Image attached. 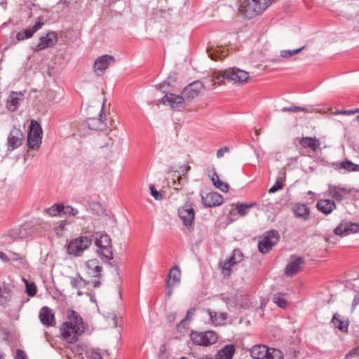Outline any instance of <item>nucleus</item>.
Returning a JSON list of instances; mask_svg holds the SVG:
<instances>
[{
    "label": "nucleus",
    "mask_w": 359,
    "mask_h": 359,
    "mask_svg": "<svg viewBox=\"0 0 359 359\" xmlns=\"http://www.w3.org/2000/svg\"><path fill=\"white\" fill-rule=\"evenodd\" d=\"M149 187L151 196L156 201H161L163 199V194H162V193L161 191L156 190L154 185L149 184Z\"/></svg>",
    "instance_id": "48"
},
{
    "label": "nucleus",
    "mask_w": 359,
    "mask_h": 359,
    "mask_svg": "<svg viewBox=\"0 0 359 359\" xmlns=\"http://www.w3.org/2000/svg\"><path fill=\"white\" fill-rule=\"evenodd\" d=\"M88 359H102L101 353L95 349H92L86 352Z\"/></svg>",
    "instance_id": "50"
},
{
    "label": "nucleus",
    "mask_w": 359,
    "mask_h": 359,
    "mask_svg": "<svg viewBox=\"0 0 359 359\" xmlns=\"http://www.w3.org/2000/svg\"><path fill=\"white\" fill-rule=\"evenodd\" d=\"M72 351L75 354H78L79 355H83V353L86 354V352L88 351H86V346L83 345H77L72 348Z\"/></svg>",
    "instance_id": "51"
},
{
    "label": "nucleus",
    "mask_w": 359,
    "mask_h": 359,
    "mask_svg": "<svg viewBox=\"0 0 359 359\" xmlns=\"http://www.w3.org/2000/svg\"><path fill=\"white\" fill-rule=\"evenodd\" d=\"M181 271L177 266L172 267L168 275V280L166 281L167 287H173L180 283Z\"/></svg>",
    "instance_id": "25"
},
{
    "label": "nucleus",
    "mask_w": 359,
    "mask_h": 359,
    "mask_svg": "<svg viewBox=\"0 0 359 359\" xmlns=\"http://www.w3.org/2000/svg\"><path fill=\"white\" fill-rule=\"evenodd\" d=\"M86 273L92 278H100L101 277V272L102 267L100 264L99 260L97 259H92L87 261L84 266Z\"/></svg>",
    "instance_id": "15"
},
{
    "label": "nucleus",
    "mask_w": 359,
    "mask_h": 359,
    "mask_svg": "<svg viewBox=\"0 0 359 359\" xmlns=\"http://www.w3.org/2000/svg\"><path fill=\"white\" fill-rule=\"evenodd\" d=\"M92 244L91 238L79 236L71 240L67 245V252L74 257H80Z\"/></svg>",
    "instance_id": "5"
},
{
    "label": "nucleus",
    "mask_w": 359,
    "mask_h": 359,
    "mask_svg": "<svg viewBox=\"0 0 359 359\" xmlns=\"http://www.w3.org/2000/svg\"><path fill=\"white\" fill-rule=\"evenodd\" d=\"M202 359H212V358L206 355V356H204ZM215 359H217V358H215Z\"/></svg>",
    "instance_id": "62"
},
{
    "label": "nucleus",
    "mask_w": 359,
    "mask_h": 359,
    "mask_svg": "<svg viewBox=\"0 0 359 359\" xmlns=\"http://www.w3.org/2000/svg\"><path fill=\"white\" fill-rule=\"evenodd\" d=\"M15 359H27L25 352L22 350L18 349L16 351Z\"/></svg>",
    "instance_id": "55"
},
{
    "label": "nucleus",
    "mask_w": 359,
    "mask_h": 359,
    "mask_svg": "<svg viewBox=\"0 0 359 359\" xmlns=\"http://www.w3.org/2000/svg\"><path fill=\"white\" fill-rule=\"evenodd\" d=\"M4 238H11L12 239H16L20 237L19 229H12L7 231L4 235Z\"/></svg>",
    "instance_id": "47"
},
{
    "label": "nucleus",
    "mask_w": 359,
    "mask_h": 359,
    "mask_svg": "<svg viewBox=\"0 0 359 359\" xmlns=\"http://www.w3.org/2000/svg\"><path fill=\"white\" fill-rule=\"evenodd\" d=\"M14 257L13 258V260H19L20 259L19 255L14 254Z\"/></svg>",
    "instance_id": "60"
},
{
    "label": "nucleus",
    "mask_w": 359,
    "mask_h": 359,
    "mask_svg": "<svg viewBox=\"0 0 359 359\" xmlns=\"http://www.w3.org/2000/svg\"><path fill=\"white\" fill-rule=\"evenodd\" d=\"M284 178H285V177H278L277 179L276 182H275L274 185L270 188L269 192V193H275V192L278 191V190H280L283 188Z\"/></svg>",
    "instance_id": "46"
},
{
    "label": "nucleus",
    "mask_w": 359,
    "mask_h": 359,
    "mask_svg": "<svg viewBox=\"0 0 359 359\" xmlns=\"http://www.w3.org/2000/svg\"><path fill=\"white\" fill-rule=\"evenodd\" d=\"M304 111V112H311V111L306 108V107H285L282 109V111L283 112H297V111Z\"/></svg>",
    "instance_id": "45"
},
{
    "label": "nucleus",
    "mask_w": 359,
    "mask_h": 359,
    "mask_svg": "<svg viewBox=\"0 0 359 359\" xmlns=\"http://www.w3.org/2000/svg\"><path fill=\"white\" fill-rule=\"evenodd\" d=\"M229 151V148L227 147H224L217 151V157L218 158H220L224 156L225 153H227Z\"/></svg>",
    "instance_id": "54"
},
{
    "label": "nucleus",
    "mask_w": 359,
    "mask_h": 359,
    "mask_svg": "<svg viewBox=\"0 0 359 359\" xmlns=\"http://www.w3.org/2000/svg\"><path fill=\"white\" fill-rule=\"evenodd\" d=\"M24 139L23 133L18 129H13L8 137V147L10 150H13L22 144Z\"/></svg>",
    "instance_id": "19"
},
{
    "label": "nucleus",
    "mask_w": 359,
    "mask_h": 359,
    "mask_svg": "<svg viewBox=\"0 0 359 359\" xmlns=\"http://www.w3.org/2000/svg\"><path fill=\"white\" fill-rule=\"evenodd\" d=\"M299 142L304 148H311L313 151L320 147V142L316 137H303Z\"/></svg>",
    "instance_id": "30"
},
{
    "label": "nucleus",
    "mask_w": 359,
    "mask_h": 359,
    "mask_svg": "<svg viewBox=\"0 0 359 359\" xmlns=\"http://www.w3.org/2000/svg\"><path fill=\"white\" fill-rule=\"evenodd\" d=\"M96 245L102 250V255L108 260L113 259L111 239L105 232H97L95 237Z\"/></svg>",
    "instance_id": "7"
},
{
    "label": "nucleus",
    "mask_w": 359,
    "mask_h": 359,
    "mask_svg": "<svg viewBox=\"0 0 359 359\" xmlns=\"http://www.w3.org/2000/svg\"><path fill=\"white\" fill-rule=\"evenodd\" d=\"M0 259H2L4 262H8L10 260V259L8 257V256L1 251H0Z\"/></svg>",
    "instance_id": "56"
},
{
    "label": "nucleus",
    "mask_w": 359,
    "mask_h": 359,
    "mask_svg": "<svg viewBox=\"0 0 359 359\" xmlns=\"http://www.w3.org/2000/svg\"><path fill=\"white\" fill-rule=\"evenodd\" d=\"M304 48L305 46H302V48L294 50H283L280 51V56L282 57L289 58L297 53H299Z\"/></svg>",
    "instance_id": "42"
},
{
    "label": "nucleus",
    "mask_w": 359,
    "mask_h": 359,
    "mask_svg": "<svg viewBox=\"0 0 359 359\" xmlns=\"http://www.w3.org/2000/svg\"><path fill=\"white\" fill-rule=\"evenodd\" d=\"M109 139L110 142H106V143H105V144H101V145H100V147H102H102H107V146H109V145L112 144V142H111L112 139H111V137H109Z\"/></svg>",
    "instance_id": "59"
},
{
    "label": "nucleus",
    "mask_w": 359,
    "mask_h": 359,
    "mask_svg": "<svg viewBox=\"0 0 359 359\" xmlns=\"http://www.w3.org/2000/svg\"><path fill=\"white\" fill-rule=\"evenodd\" d=\"M70 284L72 287L80 290L90 284V281L84 280L81 276L70 278Z\"/></svg>",
    "instance_id": "34"
},
{
    "label": "nucleus",
    "mask_w": 359,
    "mask_h": 359,
    "mask_svg": "<svg viewBox=\"0 0 359 359\" xmlns=\"http://www.w3.org/2000/svg\"><path fill=\"white\" fill-rule=\"evenodd\" d=\"M248 79V72L238 68L226 69L214 76L215 83H220L224 80H227L229 81H233L234 84L237 85L245 83Z\"/></svg>",
    "instance_id": "2"
},
{
    "label": "nucleus",
    "mask_w": 359,
    "mask_h": 359,
    "mask_svg": "<svg viewBox=\"0 0 359 359\" xmlns=\"http://www.w3.org/2000/svg\"><path fill=\"white\" fill-rule=\"evenodd\" d=\"M185 100L183 95L181 96L173 93H168L161 99V101L164 104L170 105L172 109L180 111L185 107Z\"/></svg>",
    "instance_id": "11"
},
{
    "label": "nucleus",
    "mask_w": 359,
    "mask_h": 359,
    "mask_svg": "<svg viewBox=\"0 0 359 359\" xmlns=\"http://www.w3.org/2000/svg\"><path fill=\"white\" fill-rule=\"evenodd\" d=\"M353 189L341 185L329 184L327 194L329 196L337 201H341L346 198L347 195L350 194Z\"/></svg>",
    "instance_id": "10"
},
{
    "label": "nucleus",
    "mask_w": 359,
    "mask_h": 359,
    "mask_svg": "<svg viewBox=\"0 0 359 359\" xmlns=\"http://www.w3.org/2000/svg\"><path fill=\"white\" fill-rule=\"evenodd\" d=\"M21 99L18 97L17 94L12 93L7 100V108L11 111H15L19 107Z\"/></svg>",
    "instance_id": "32"
},
{
    "label": "nucleus",
    "mask_w": 359,
    "mask_h": 359,
    "mask_svg": "<svg viewBox=\"0 0 359 359\" xmlns=\"http://www.w3.org/2000/svg\"><path fill=\"white\" fill-rule=\"evenodd\" d=\"M279 233L276 230L268 232L262 241L259 242L258 248L260 252L266 254L278 242Z\"/></svg>",
    "instance_id": "8"
},
{
    "label": "nucleus",
    "mask_w": 359,
    "mask_h": 359,
    "mask_svg": "<svg viewBox=\"0 0 359 359\" xmlns=\"http://www.w3.org/2000/svg\"><path fill=\"white\" fill-rule=\"evenodd\" d=\"M191 342L196 346H208L217 341L216 332L212 330L198 332L192 330L189 334Z\"/></svg>",
    "instance_id": "4"
},
{
    "label": "nucleus",
    "mask_w": 359,
    "mask_h": 359,
    "mask_svg": "<svg viewBox=\"0 0 359 359\" xmlns=\"http://www.w3.org/2000/svg\"><path fill=\"white\" fill-rule=\"evenodd\" d=\"M207 52L209 57L213 60H222L226 55L225 49L220 46L208 48Z\"/></svg>",
    "instance_id": "29"
},
{
    "label": "nucleus",
    "mask_w": 359,
    "mask_h": 359,
    "mask_svg": "<svg viewBox=\"0 0 359 359\" xmlns=\"http://www.w3.org/2000/svg\"><path fill=\"white\" fill-rule=\"evenodd\" d=\"M178 215L180 218L189 229L192 228L193 222L195 217V212L193 208L189 206H184L179 209Z\"/></svg>",
    "instance_id": "16"
},
{
    "label": "nucleus",
    "mask_w": 359,
    "mask_h": 359,
    "mask_svg": "<svg viewBox=\"0 0 359 359\" xmlns=\"http://www.w3.org/2000/svg\"><path fill=\"white\" fill-rule=\"evenodd\" d=\"M304 263V259L300 257H291V260L287 264L285 269V273L287 276H292L297 273L301 269V266Z\"/></svg>",
    "instance_id": "21"
},
{
    "label": "nucleus",
    "mask_w": 359,
    "mask_h": 359,
    "mask_svg": "<svg viewBox=\"0 0 359 359\" xmlns=\"http://www.w3.org/2000/svg\"><path fill=\"white\" fill-rule=\"evenodd\" d=\"M265 359H283V354L278 349L268 348L267 356Z\"/></svg>",
    "instance_id": "39"
},
{
    "label": "nucleus",
    "mask_w": 359,
    "mask_h": 359,
    "mask_svg": "<svg viewBox=\"0 0 359 359\" xmlns=\"http://www.w3.org/2000/svg\"><path fill=\"white\" fill-rule=\"evenodd\" d=\"M172 294V287L168 288V295L170 296Z\"/></svg>",
    "instance_id": "61"
},
{
    "label": "nucleus",
    "mask_w": 359,
    "mask_h": 359,
    "mask_svg": "<svg viewBox=\"0 0 359 359\" xmlns=\"http://www.w3.org/2000/svg\"><path fill=\"white\" fill-rule=\"evenodd\" d=\"M358 304H359V296H355V297L353 300L352 306L353 308H355Z\"/></svg>",
    "instance_id": "57"
},
{
    "label": "nucleus",
    "mask_w": 359,
    "mask_h": 359,
    "mask_svg": "<svg viewBox=\"0 0 359 359\" xmlns=\"http://www.w3.org/2000/svg\"><path fill=\"white\" fill-rule=\"evenodd\" d=\"M272 0H245L242 6V12L248 18H255L268 8Z\"/></svg>",
    "instance_id": "3"
},
{
    "label": "nucleus",
    "mask_w": 359,
    "mask_h": 359,
    "mask_svg": "<svg viewBox=\"0 0 359 359\" xmlns=\"http://www.w3.org/2000/svg\"><path fill=\"white\" fill-rule=\"evenodd\" d=\"M359 112V108L354 110H341L334 112V115H353Z\"/></svg>",
    "instance_id": "52"
},
{
    "label": "nucleus",
    "mask_w": 359,
    "mask_h": 359,
    "mask_svg": "<svg viewBox=\"0 0 359 359\" xmlns=\"http://www.w3.org/2000/svg\"><path fill=\"white\" fill-rule=\"evenodd\" d=\"M79 211L77 209L70 206H64V209L62 211V214L69 215V216H76L78 214Z\"/></svg>",
    "instance_id": "49"
},
{
    "label": "nucleus",
    "mask_w": 359,
    "mask_h": 359,
    "mask_svg": "<svg viewBox=\"0 0 359 359\" xmlns=\"http://www.w3.org/2000/svg\"><path fill=\"white\" fill-rule=\"evenodd\" d=\"M44 25L43 22V18L41 17L37 18L34 25L32 27H29L25 29L21 32H19L16 34V39L19 41H23L25 39H30L34 33H36L38 30H39L42 26Z\"/></svg>",
    "instance_id": "14"
},
{
    "label": "nucleus",
    "mask_w": 359,
    "mask_h": 359,
    "mask_svg": "<svg viewBox=\"0 0 359 359\" xmlns=\"http://www.w3.org/2000/svg\"><path fill=\"white\" fill-rule=\"evenodd\" d=\"M212 182L214 186L222 191V192L226 193L229 191V185L224 182H222L219 179V175L217 173H214L212 177Z\"/></svg>",
    "instance_id": "35"
},
{
    "label": "nucleus",
    "mask_w": 359,
    "mask_h": 359,
    "mask_svg": "<svg viewBox=\"0 0 359 359\" xmlns=\"http://www.w3.org/2000/svg\"><path fill=\"white\" fill-rule=\"evenodd\" d=\"M234 353L235 347L233 345H226L217 352L215 357L217 359H231Z\"/></svg>",
    "instance_id": "28"
},
{
    "label": "nucleus",
    "mask_w": 359,
    "mask_h": 359,
    "mask_svg": "<svg viewBox=\"0 0 359 359\" xmlns=\"http://www.w3.org/2000/svg\"><path fill=\"white\" fill-rule=\"evenodd\" d=\"M332 323L335 327L338 328L342 332H346L348 330V322L344 320L341 316L338 313L334 314L332 319Z\"/></svg>",
    "instance_id": "31"
},
{
    "label": "nucleus",
    "mask_w": 359,
    "mask_h": 359,
    "mask_svg": "<svg viewBox=\"0 0 359 359\" xmlns=\"http://www.w3.org/2000/svg\"><path fill=\"white\" fill-rule=\"evenodd\" d=\"M339 168L346 170L348 172L359 171V165L355 164L350 161H345L339 163Z\"/></svg>",
    "instance_id": "37"
},
{
    "label": "nucleus",
    "mask_w": 359,
    "mask_h": 359,
    "mask_svg": "<svg viewBox=\"0 0 359 359\" xmlns=\"http://www.w3.org/2000/svg\"><path fill=\"white\" fill-rule=\"evenodd\" d=\"M359 230V225L355 223L341 222L334 230L336 235L346 236Z\"/></svg>",
    "instance_id": "17"
},
{
    "label": "nucleus",
    "mask_w": 359,
    "mask_h": 359,
    "mask_svg": "<svg viewBox=\"0 0 359 359\" xmlns=\"http://www.w3.org/2000/svg\"><path fill=\"white\" fill-rule=\"evenodd\" d=\"M292 209L297 217L304 220H307L309 219L310 211L306 205L299 203L294 205Z\"/></svg>",
    "instance_id": "27"
},
{
    "label": "nucleus",
    "mask_w": 359,
    "mask_h": 359,
    "mask_svg": "<svg viewBox=\"0 0 359 359\" xmlns=\"http://www.w3.org/2000/svg\"><path fill=\"white\" fill-rule=\"evenodd\" d=\"M243 260V253L239 250H234L232 255L229 257V262H233V264H238Z\"/></svg>",
    "instance_id": "43"
},
{
    "label": "nucleus",
    "mask_w": 359,
    "mask_h": 359,
    "mask_svg": "<svg viewBox=\"0 0 359 359\" xmlns=\"http://www.w3.org/2000/svg\"><path fill=\"white\" fill-rule=\"evenodd\" d=\"M66 316L67 320L60 325L61 337L68 344H74L84 332V322L81 316L73 309H68Z\"/></svg>",
    "instance_id": "1"
},
{
    "label": "nucleus",
    "mask_w": 359,
    "mask_h": 359,
    "mask_svg": "<svg viewBox=\"0 0 359 359\" xmlns=\"http://www.w3.org/2000/svg\"><path fill=\"white\" fill-rule=\"evenodd\" d=\"M233 265L235 264H233V262H229V258L224 261L222 266V273L224 277L228 278L231 275V270Z\"/></svg>",
    "instance_id": "40"
},
{
    "label": "nucleus",
    "mask_w": 359,
    "mask_h": 359,
    "mask_svg": "<svg viewBox=\"0 0 359 359\" xmlns=\"http://www.w3.org/2000/svg\"><path fill=\"white\" fill-rule=\"evenodd\" d=\"M204 89V85L200 81H196L189 84L182 91V95L187 100H193L201 95Z\"/></svg>",
    "instance_id": "12"
},
{
    "label": "nucleus",
    "mask_w": 359,
    "mask_h": 359,
    "mask_svg": "<svg viewBox=\"0 0 359 359\" xmlns=\"http://www.w3.org/2000/svg\"><path fill=\"white\" fill-rule=\"evenodd\" d=\"M104 104L99 112V117H91L87 120L88 126L92 130H104L107 128L106 119L102 117Z\"/></svg>",
    "instance_id": "18"
},
{
    "label": "nucleus",
    "mask_w": 359,
    "mask_h": 359,
    "mask_svg": "<svg viewBox=\"0 0 359 359\" xmlns=\"http://www.w3.org/2000/svg\"><path fill=\"white\" fill-rule=\"evenodd\" d=\"M254 205V203H250L249 205L245 203H239L236 205V209L240 215L244 216L248 214V209Z\"/></svg>",
    "instance_id": "44"
},
{
    "label": "nucleus",
    "mask_w": 359,
    "mask_h": 359,
    "mask_svg": "<svg viewBox=\"0 0 359 359\" xmlns=\"http://www.w3.org/2000/svg\"><path fill=\"white\" fill-rule=\"evenodd\" d=\"M336 207L335 202L331 199H320L316 204L317 209L325 215L330 214Z\"/></svg>",
    "instance_id": "24"
},
{
    "label": "nucleus",
    "mask_w": 359,
    "mask_h": 359,
    "mask_svg": "<svg viewBox=\"0 0 359 359\" xmlns=\"http://www.w3.org/2000/svg\"><path fill=\"white\" fill-rule=\"evenodd\" d=\"M195 308H191L189 309L187 312L186 317L179 323V324L177 325V327H185L188 323L193 318L195 314Z\"/></svg>",
    "instance_id": "38"
},
{
    "label": "nucleus",
    "mask_w": 359,
    "mask_h": 359,
    "mask_svg": "<svg viewBox=\"0 0 359 359\" xmlns=\"http://www.w3.org/2000/svg\"><path fill=\"white\" fill-rule=\"evenodd\" d=\"M202 202L205 207L212 208L221 205L223 202L222 196L216 192H212L205 196H202Z\"/></svg>",
    "instance_id": "23"
},
{
    "label": "nucleus",
    "mask_w": 359,
    "mask_h": 359,
    "mask_svg": "<svg viewBox=\"0 0 359 359\" xmlns=\"http://www.w3.org/2000/svg\"><path fill=\"white\" fill-rule=\"evenodd\" d=\"M206 313L209 316L210 323L213 326H221L224 325L225 321L227 320L228 314L225 312H217L208 309Z\"/></svg>",
    "instance_id": "22"
},
{
    "label": "nucleus",
    "mask_w": 359,
    "mask_h": 359,
    "mask_svg": "<svg viewBox=\"0 0 359 359\" xmlns=\"http://www.w3.org/2000/svg\"><path fill=\"white\" fill-rule=\"evenodd\" d=\"M114 62L115 59L113 56L103 55L95 60L93 65V70L97 76H100Z\"/></svg>",
    "instance_id": "9"
},
{
    "label": "nucleus",
    "mask_w": 359,
    "mask_h": 359,
    "mask_svg": "<svg viewBox=\"0 0 359 359\" xmlns=\"http://www.w3.org/2000/svg\"><path fill=\"white\" fill-rule=\"evenodd\" d=\"M77 294H78V295H79V296H81V295H82V294H83V292H81V291L79 290H78Z\"/></svg>",
    "instance_id": "63"
},
{
    "label": "nucleus",
    "mask_w": 359,
    "mask_h": 359,
    "mask_svg": "<svg viewBox=\"0 0 359 359\" xmlns=\"http://www.w3.org/2000/svg\"><path fill=\"white\" fill-rule=\"evenodd\" d=\"M26 286V293L29 297H34L36 294V285L34 282L29 283L27 280H23Z\"/></svg>",
    "instance_id": "41"
},
{
    "label": "nucleus",
    "mask_w": 359,
    "mask_h": 359,
    "mask_svg": "<svg viewBox=\"0 0 359 359\" xmlns=\"http://www.w3.org/2000/svg\"><path fill=\"white\" fill-rule=\"evenodd\" d=\"M268 348L265 345H255L250 349V355L253 359H265Z\"/></svg>",
    "instance_id": "26"
},
{
    "label": "nucleus",
    "mask_w": 359,
    "mask_h": 359,
    "mask_svg": "<svg viewBox=\"0 0 359 359\" xmlns=\"http://www.w3.org/2000/svg\"><path fill=\"white\" fill-rule=\"evenodd\" d=\"M359 355V345L354 348H352L346 355V358H352Z\"/></svg>",
    "instance_id": "53"
},
{
    "label": "nucleus",
    "mask_w": 359,
    "mask_h": 359,
    "mask_svg": "<svg viewBox=\"0 0 359 359\" xmlns=\"http://www.w3.org/2000/svg\"><path fill=\"white\" fill-rule=\"evenodd\" d=\"M41 139L42 128L36 121L32 120L27 136L28 147L32 149H38L41 144Z\"/></svg>",
    "instance_id": "6"
},
{
    "label": "nucleus",
    "mask_w": 359,
    "mask_h": 359,
    "mask_svg": "<svg viewBox=\"0 0 359 359\" xmlns=\"http://www.w3.org/2000/svg\"><path fill=\"white\" fill-rule=\"evenodd\" d=\"M272 300L280 308L286 309L289 306V302L284 293H276L273 294Z\"/></svg>",
    "instance_id": "33"
},
{
    "label": "nucleus",
    "mask_w": 359,
    "mask_h": 359,
    "mask_svg": "<svg viewBox=\"0 0 359 359\" xmlns=\"http://www.w3.org/2000/svg\"><path fill=\"white\" fill-rule=\"evenodd\" d=\"M90 284H92L94 287H97L100 285V281L98 280H95L90 282Z\"/></svg>",
    "instance_id": "58"
},
{
    "label": "nucleus",
    "mask_w": 359,
    "mask_h": 359,
    "mask_svg": "<svg viewBox=\"0 0 359 359\" xmlns=\"http://www.w3.org/2000/svg\"><path fill=\"white\" fill-rule=\"evenodd\" d=\"M39 317L41 323L46 327L55 326V315L49 307H42L39 311Z\"/></svg>",
    "instance_id": "20"
},
{
    "label": "nucleus",
    "mask_w": 359,
    "mask_h": 359,
    "mask_svg": "<svg viewBox=\"0 0 359 359\" xmlns=\"http://www.w3.org/2000/svg\"><path fill=\"white\" fill-rule=\"evenodd\" d=\"M57 34L54 32H50L39 39V42L34 48L35 51H40L46 48L53 46L57 41Z\"/></svg>",
    "instance_id": "13"
},
{
    "label": "nucleus",
    "mask_w": 359,
    "mask_h": 359,
    "mask_svg": "<svg viewBox=\"0 0 359 359\" xmlns=\"http://www.w3.org/2000/svg\"><path fill=\"white\" fill-rule=\"evenodd\" d=\"M355 120L359 123V115L355 118Z\"/></svg>",
    "instance_id": "64"
},
{
    "label": "nucleus",
    "mask_w": 359,
    "mask_h": 359,
    "mask_svg": "<svg viewBox=\"0 0 359 359\" xmlns=\"http://www.w3.org/2000/svg\"><path fill=\"white\" fill-rule=\"evenodd\" d=\"M64 205L62 204H54L50 208L45 210V211L50 216L55 217L62 214Z\"/></svg>",
    "instance_id": "36"
}]
</instances>
